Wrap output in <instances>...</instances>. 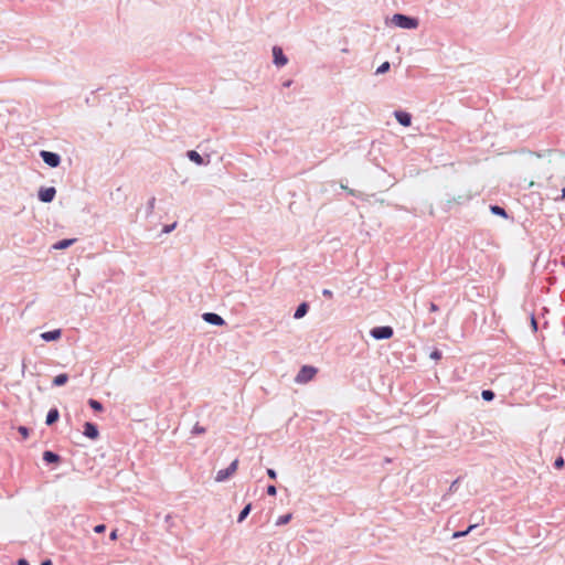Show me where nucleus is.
<instances>
[{
	"label": "nucleus",
	"mask_w": 565,
	"mask_h": 565,
	"mask_svg": "<svg viewBox=\"0 0 565 565\" xmlns=\"http://www.w3.org/2000/svg\"><path fill=\"white\" fill-rule=\"evenodd\" d=\"M237 465H238V460L235 459L234 461L231 462V465L227 468L218 470L215 476V481L216 482L226 481L236 471Z\"/></svg>",
	"instance_id": "nucleus-4"
},
{
	"label": "nucleus",
	"mask_w": 565,
	"mask_h": 565,
	"mask_svg": "<svg viewBox=\"0 0 565 565\" xmlns=\"http://www.w3.org/2000/svg\"><path fill=\"white\" fill-rule=\"evenodd\" d=\"M177 226V223H172V224H169V225H166L162 230L163 233L168 234L170 232H172Z\"/></svg>",
	"instance_id": "nucleus-30"
},
{
	"label": "nucleus",
	"mask_w": 565,
	"mask_h": 565,
	"mask_svg": "<svg viewBox=\"0 0 565 565\" xmlns=\"http://www.w3.org/2000/svg\"><path fill=\"white\" fill-rule=\"evenodd\" d=\"M204 433H205V428L203 426H200L199 424L194 425V427L192 429V434L200 435V434H204Z\"/></svg>",
	"instance_id": "nucleus-27"
},
{
	"label": "nucleus",
	"mask_w": 565,
	"mask_h": 565,
	"mask_svg": "<svg viewBox=\"0 0 565 565\" xmlns=\"http://www.w3.org/2000/svg\"><path fill=\"white\" fill-rule=\"evenodd\" d=\"M458 483H459V478L451 482V484H450V487L448 489V492L449 493L456 492L457 489H458Z\"/></svg>",
	"instance_id": "nucleus-28"
},
{
	"label": "nucleus",
	"mask_w": 565,
	"mask_h": 565,
	"mask_svg": "<svg viewBox=\"0 0 565 565\" xmlns=\"http://www.w3.org/2000/svg\"><path fill=\"white\" fill-rule=\"evenodd\" d=\"M186 157L194 163H196L198 166H203V164H206L207 162L204 161V159L202 158V156L195 151V150H189L186 152Z\"/></svg>",
	"instance_id": "nucleus-13"
},
{
	"label": "nucleus",
	"mask_w": 565,
	"mask_h": 565,
	"mask_svg": "<svg viewBox=\"0 0 565 565\" xmlns=\"http://www.w3.org/2000/svg\"><path fill=\"white\" fill-rule=\"evenodd\" d=\"M154 203H156V199L154 198H151L149 201H148V209L150 211H152L154 209Z\"/></svg>",
	"instance_id": "nucleus-36"
},
{
	"label": "nucleus",
	"mask_w": 565,
	"mask_h": 565,
	"mask_svg": "<svg viewBox=\"0 0 565 565\" xmlns=\"http://www.w3.org/2000/svg\"><path fill=\"white\" fill-rule=\"evenodd\" d=\"M252 511V503H248L246 504L243 510L239 512L238 516H237V522L238 523H242L247 516L248 514L250 513Z\"/></svg>",
	"instance_id": "nucleus-18"
},
{
	"label": "nucleus",
	"mask_w": 565,
	"mask_h": 565,
	"mask_svg": "<svg viewBox=\"0 0 565 565\" xmlns=\"http://www.w3.org/2000/svg\"><path fill=\"white\" fill-rule=\"evenodd\" d=\"M60 418V412L57 408L53 407L51 408L49 412H47V415H46V419H45V424L47 426H51L53 425L54 423H56Z\"/></svg>",
	"instance_id": "nucleus-12"
},
{
	"label": "nucleus",
	"mask_w": 565,
	"mask_h": 565,
	"mask_svg": "<svg viewBox=\"0 0 565 565\" xmlns=\"http://www.w3.org/2000/svg\"><path fill=\"white\" fill-rule=\"evenodd\" d=\"M317 373V369L310 365H303L295 377V382L298 384L308 383L313 379Z\"/></svg>",
	"instance_id": "nucleus-2"
},
{
	"label": "nucleus",
	"mask_w": 565,
	"mask_h": 565,
	"mask_svg": "<svg viewBox=\"0 0 565 565\" xmlns=\"http://www.w3.org/2000/svg\"><path fill=\"white\" fill-rule=\"evenodd\" d=\"M531 327H532L534 332L537 331V321H536L534 315H531Z\"/></svg>",
	"instance_id": "nucleus-32"
},
{
	"label": "nucleus",
	"mask_w": 565,
	"mask_h": 565,
	"mask_svg": "<svg viewBox=\"0 0 565 565\" xmlns=\"http://www.w3.org/2000/svg\"><path fill=\"white\" fill-rule=\"evenodd\" d=\"M109 539L111 541H116L118 539L117 530H114V531L110 532Z\"/></svg>",
	"instance_id": "nucleus-38"
},
{
	"label": "nucleus",
	"mask_w": 565,
	"mask_h": 565,
	"mask_svg": "<svg viewBox=\"0 0 565 565\" xmlns=\"http://www.w3.org/2000/svg\"><path fill=\"white\" fill-rule=\"evenodd\" d=\"M438 310H439V307L436 303H434V302L429 303V311L430 312H437Z\"/></svg>",
	"instance_id": "nucleus-35"
},
{
	"label": "nucleus",
	"mask_w": 565,
	"mask_h": 565,
	"mask_svg": "<svg viewBox=\"0 0 565 565\" xmlns=\"http://www.w3.org/2000/svg\"><path fill=\"white\" fill-rule=\"evenodd\" d=\"M61 334H62V331L60 329H54V330L41 333V339L44 340L45 342H51V341L58 340L61 338Z\"/></svg>",
	"instance_id": "nucleus-11"
},
{
	"label": "nucleus",
	"mask_w": 565,
	"mask_h": 565,
	"mask_svg": "<svg viewBox=\"0 0 565 565\" xmlns=\"http://www.w3.org/2000/svg\"><path fill=\"white\" fill-rule=\"evenodd\" d=\"M308 309H309V306H308V303H307V302H302V303H300V305L297 307V309H296V311H295V313H294V318H295V319H300V318L305 317V316H306V313L308 312Z\"/></svg>",
	"instance_id": "nucleus-15"
},
{
	"label": "nucleus",
	"mask_w": 565,
	"mask_h": 565,
	"mask_svg": "<svg viewBox=\"0 0 565 565\" xmlns=\"http://www.w3.org/2000/svg\"><path fill=\"white\" fill-rule=\"evenodd\" d=\"M43 460L46 463H57V462L61 461V457L56 452H53L51 450H46V451L43 452Z\"/></svg>",
	"instance_id": "nucleus-14"
},
{
	"label": "nucleus",
	"mask_w": 565,
	"mask_h": 565,
	"mask_svg": "<svg viewBox=\"0 0 565 565\" xmlns=\"http://www.w3.org/2000/svg\"><path fill=\"white\" fill-rule=\"evenodd\" d=\"M291 518H292V514H291V513L280 515V516L276 520V525H277V526L285 525V524L289 523V521L291 520Z\"/></svg>",
	"instance_id": "nucleus-20"
},
{
	"label": "nucleus",
	"mask_w": 565,
	"mask_h": 565,
	"mask_svg": "<svg viewBox=\"0 0 565 565\" xmlns=\"http://www.w3.org/2000/svg\"><path fill=\"white\" fill-rule=\"evenodd\" d=\"M490 211L494 214V215H499V216H503V217H507L508 214L505 212V210L502 207V206H499V205H491L490 206Z\"/></svg>",
	"instance_id": "nucleus-19"
},
{
	"label": "nucleus",
	"mask_w": 565,
	"mask_h": 565,
	"mask_svg": "<svg viewBox=\"0 0 565 565\" xmlns=\"http://www.w3.org/2000/svg\"><path fill=\"white\" fill-rule=\"evenodd\" d=\"M565 199V188L562 189V193L559 196H555L554 200H564Z\"/></svg>",
	"instance_id": "nucleus-39"
},
{
	"label": "nucleus",
	"mask_w": 565,
	"mask_h": 565,
	"mask_svg": "<svg viewBox=\"0 0 565 565\" xmlns=\"http://www.w3.org/2000/svg\"><path fill=\"white\" fill-rule=\"evenodd\" d=\"M481 397L483 398V401L486 402H491L494 397H495V394L493 391L491 390H483L481 392Z\"/></svg>",
	"instance_id": "nucleus-22"
},
{
	"label": "nucleus",
	"mask_w": 565,
	"mask_h": 565,
	"mask_svg": "<svg viewBox=\"0 0 565 565\" xmlns=\"http://www.w3.org/2000/svg\"><path fill=\"white\" fill-rule=\"evenodd\" d=\"M18 565H30L29 562L25 558H20L18 561Z\"/></svg>",
	"instance_id": "nucleus-41"
},
{
	"label": "nucleus",
	"mask_w": 565,
	"mask_h": 565,
	"mask_svg": "<svg viewBox=\"0 0 565 565\" xmlns=\"http://www.w3.org/2000/svg\"><path fill=\"white\" fill-rule=\"evenodd\" d=\"M322 295H323L326 298H332V297H333V292H332L330 289H323V290H322Z\"/></svg>",
	"instance_id": "nucleus-34"
},
{
	"label": "nucleus",
	"mask_w": 565,
	"mask_h": 565,
	"mask_svg": "<svg viewBox=\"0 0 565 565\" xmlns=\"http://www.w3.org/2000/svg\"><path fill=\"white\" fill-rule=\"evenodd\" d=\"M56 190L54 186L41 188L38 192V198L43 203H50L54 200Z\"/></svg>",
	"instance_id": "nucleus-7"
},
{
	"label": "nucleus",
	"mask_w": 565,
	"mask_h": 565,
	"mask_svg": "<svg viewBox=\"0 0 565 565\" xmlns=\"http://www.w3.org/2000/svg\"><path fill=\"white\" fill-rule=\"evenodd\" d=\"M564 465H565V460H564V458H563L562 456H558V457L555 459V461H554V467H555L556 469H562V468L564 467Z\"/></svg>",
	"instance_id": "nucleus-25"
},
{
	"label": "nucleus",
	"mask_w": 565,
	"mask_h": 565,
	"mask_svg": "<svg viewBox=\"0 0 565 565\" xmlns=\"http://www.w3.org/2000/svg\"><path fill=\"white\" fill-rule=\"evenodd\" d=\"M18 431L22 435V437H23L24 439H26V438L29 437L30 430H29V428H28V427H25V426H19V427H18Z\"/></svg>",
	"instance_id": "nucleus-26"
},
{
	"label": "nucleus",
	"mask_w": 565,
	"mask_h": 565,
	"mask_svg": "<svg viewBox=\"0 0 565 565\" xmlns=\"http://www.w3.org/2000/svg\"><path fill=\"white\" fill-rule=\"evenodd\" d=\"M394 117L397 120V122L404 127H408L412 124V116L407 111L396 110L394 111Z\"/></svg>",
	"instance_id": "nucleus-9"
},
{
	"label": "nucleus",
	"mask_w": 565,
	"mask_h": 565,
	"mask_svg": "<svg viewBox=\"0 0 565 565\" xmlns=\"http://www.w3.org/2000/svg\"><path fill=\"white\" fill-rule=\"evenodd\" d=\"M267 475L273 480H275L277 478V472L274 469H271V468L267 469Z\"/></svg>",
	"instance_id": "nucleus-33"
},
{
	"label": "nucleus",
	"mask_w": 565,
	"mask_h": 565,
	"mask_svg": "<svg viewBox=\"0 0 565 565\" xmlns=\"http://www.w3.org/2000/svg\"><path fill=\"white\" fill-rule=\"evenodd\" d=\"M291 85H292V81H291V79H287V81H285V82L282 83V87H285V88H288V87H290Z\"/></svg>",
	"instance_id": "nucleus-40"
},
{
	"label": "nucleus",
	"mask_w": 565,
	"mask_h": 565,
	"mask_svg": "<svg viewBox=\"0 0 565 565\" xmlns=\"http://www.w3.org/2000/svg\"><path fill=\"white\" fill-rule=\"evenodd\" d=\"M370 334L375 340H387L393 337L394 331L390 326H381L371 329Z\"/></svg>",
	"instance_id": "nucleus-3"
},
{
	"label": "nucleus",
	"mask_w": 565,
	"mask_h": 565,
	"mask_svg": "<svg viewBox=\"0 0 565 565\" xmlns=\"http://www.w3.org/2000/svg\"><path fill=\"white\" fill-rule=\"evenodd\" d=\"M392 22L394 25L407 30L416 29L419 24L418 19L402 13H395L392 18Z\"/></svg>",
	"instance_id": "nucleus-1"
},
{
	"label": "nucleus",
	"mask_w": 565,
	"mask_h": 565,
	"mask_svg": "<svg viewBox=\"0 0 565 565\" xmlns=\"http://www.w3.org/2000/svg\"><path fill=\"white\" fill-rule=\"evenodd\" d=\"M40 565H52V561L51 559H45Z\"/></svg>",
	"instance_id": "nucleus-42"
},
{
	"label": "nucleus",
	"mask_w": 565,
	"mask_h": 565,
	"mask_svg": "<svg viewBox=\"0 0 565 565\" xmlns=\"http://www.w3.org/2000/svg\"><path fill=\"white\" fill-rule=\"evenodd\" d=\"M88 405L95 411V412H102L103 411V404L98 402L97 399L89 398Z\"/></svg>",
	"instance_id": "nucleus-21"
},
{
	"label": "nucleus",
	"mask_w": 565,
	"mask_h": 565,
	"mask_svg": "<svg viewBox=\"0 0 565 565\" xmlns=\"http://www.w3.org/2000/svg\"><path fill=\"white\" fill-rule=\"evenodd\" d=\"M273 62L277 67H282L288 63V57L285 55L280 46L275 45L273 47Z\"/></svg>",
	"instance_id": "nucleus-6"
},
{
	"label": "nucleus",
	"mask_w": 565,
	"mask_h": 565,
	"mask_svg": "<svg viewBox=\"0 0 565 565\" xmlns=\"http://www.w3.org/2000/svg\"><path fill=\"white\" fill-rule=\"evenodd\" d=\"M105 530H106V525H105V524H98V525H96V526L94 527V532H95V533H98V534H99V533H104V532H105Z\"/></svg>",
	"instance_id": "nucleus-31"
},
{
	"label": "nucleus",
	"mask_w": 565,
	"mask_h": 565,
	"mask_svg": "<svg viewBox=\"0 0 565 565\" xmlns=\"http://www.w3.org/2000/svg\"><path fill=\"white\" fill-rule=\"evenodd\" d=\"M390 67H391V64H390V62H387V61H386V62L382 63V64L376 68L375 74H376V75L384 74V73L388 72Z\"/></svg>",
	"instance_id": "nucleus-23"
},
{
	"label": "nucleus",
	"mask_w": 565,
	"mask_h": 565,
	"mask_svg": "<svg viewBox=\"0 0 565 565\" xmlns=\"http://www.w3.org/2000/svg\"><path fill=\"white\" fill-rule=\"evenodd\" d=\"M441 356V352L438 351V350H435L431 354H430V358L431 359H440Z\"/></svg>",
	"instance_id": "nucleus-37"
},
{
	"label": "nucleus",
	"mask_w": 565,
	"mask_h": 565,
	"mask_svg": "<svg viewBox=\"0 0 565 565\" xmlns=\"http://www.w3.org/2000/svg\"><path fill=\"white\" fill-rule=\"evenodd\" d=\"M74 242H75V238L62 239V241H58L57 243H55L53 245V248L54 249H65V248H68L71 245H73Z\"/></svg>",
	"instance_id": "nucleus-16"
},
{
	"label": "nucleus",
	"mask_w": 565,
	"mask_h": 565,
	"mask_svg": "<svg viewBox=\"0 0 565 565\" xmlns=\"http://www.w3.org/2000/svg\"><path fill=\"white\" fill-rule=\"evenodd\" d=\"M202 318L205 322L212 324V326H223L225 324V320L215 312H205L202 315Z\"/></svg>",
	"instance_id": "nucleus-8"
},
{
	"label": "nucleus",
	"mask_w": 565,
	"mask_h": 565,
	"mask_svg": "<svg viewBox=\"0 0 565 565\" xmlns=\"http://www.w3.org/2000/svg\"><path fill=\"white\" fill-rule=\"evenodd\" d=\"M67 381H68V375L66 373H61L53 379V385L62 386V385L66 384Z\"/></svg>",
	"instance_id": "nucleus-17"
},
{
	"label": "nucleus",
	"mask_w": 565,
	"mask_h": 565,
	"mask_svg": "<svg viewBox=\"0 0 565 565\" xmlns=\"http://www.w3.org/2000/svg\"><path fill=\"white\" fill-rule=\"evenodd\" d=\"M40 157L44 161L45 164H47L51 168H56L61 163V157L56 152L42 150L40 152Z\"/></svg>",
	"instance_id": "nucleus-5"
},
{
	"label": "nucleus",
	"mask_w": 565,
	"mask_h": 565,
	"mask_svg": "<svg viewBox=\"0 0 565 565\" xmlns=\"http://www.w3.org/2000/svg\"><path fill=\"white\" fill-rule=\"evenodd\" d=\"M268 495H276L277 488L274 484H269L266 489Z\"/></svg>",
	"instance_id": "nucleus-29"
},
{
	"label": "nucleus",
	"mask_w": 565,
	"mask_h": 565,
	"mask_svg": "<svg viewBox=\"0 0 565 565\" xmlns=\"http://www.w3.org/2000/svg\"><path fill=\"white\" fill-rule=\"evenodd\" d=\"M83 434H84V436H86L89 439H96L99 435L97 425H95L90 422H86L84 424Z\"/></svg>",
	"instance_id": "nucleus-10"
},
{
	"label": "nucleus",
	"mask_w": 565,
	"mask_h": 565,
	"mask_svg": "<svg viewBox=\"0 0 565 565\" xmlns=\"http://www.w3.org/2000/svg\"><path fill=\"white\" fill-rule=\"evenodd\" d=\"M476 525H470L467 530L465 531H458V532H455L452 534V537L454 539H457V537H462V536H466L472 529H475Z\"/></svg>",
	"instance_id": "nucleus-24"
}]
</instances>
